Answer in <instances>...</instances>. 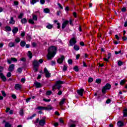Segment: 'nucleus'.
<instances>
[{"label":"nucleus","mask_w":127,"mask_h":127,"mask_svg":"<svg viewBox=\"0 0 127 127\" xmlns=\"http://www.w3.org/2000/svg\"><path fill=\"white\" fill-rule=\"evenodd\" d=\"M44 12H45V13H49V12H50V10L48 8H44Z\"/></svg>","instance_id":"21"},{"label":"nucleus","mask_w":127,"mask_h":127,"mask_svg":"<svg viewBox=\"0 0 127 127\" xmlns=\"http://www.w3.org/2000/svg\"><path fill=\"white\" fill-rule=\"evenodd\" d=\"M1 93L3 97H6V93H5V92H4V91H1Z\"/></svg>","instance_id":"36"},{"label":"nucleus","mask_w":127,"mask_h":127,"mask_svg":"<svg viewBox=\"0 0 127 127\" xmlns=\"http://www.w3.org/2000/svg\"><path fill=\"white\" fill-rule=\"evenodd\" d=\"M74 50H76V51H78L79 49H80V48L76 45H75L74 47H73Z\"/></svg>","instance_id":"26"},{"label":"nucleus","mask_w":127,"mask_h":127,"mask_svg":"<svg viewBox=\"0 0 127 127\" xmlns=\"http://www.w3.org/2000/svg\"><path fill=\"white\" fill-rule=\"evenodd\" d=\"M45 110L51 111V110H52V107L51 105H49L47 107H45Z\"/></svg>","instance_id":"18"},{"label":"nucleus","mask_w":127,"mask_h":127,"mask_svg":"<svg viewBox=\"0 0 127 127\" xmlns=\"http://www.w3.org/2000/svg\"><path fill=\"white\" fill-rule=\"evenodd\" d=\"M126 82H127V81H126L125 79H123L121 81L120 85H124V84L126 83Z\"/></svg>","instance_id":"34"},{"label":"nucleus","mask_w":127,"mask_h":127,"mask_svg":"<svg viewBox=\"0 0 127 127\" xmlns=\"http://www.w3.org/2000/svg\"><path fill=\"white\" fill-rule=\"evenodd\" d=\"M51 94H52V92H51V91H48L46 92V95L47 96H50V95H51Z\"/></svg>","instance_id":"40"},{"label":"nucleus","mask_w":127,"mask_h":127,"mask_svg":"<svg viewBox=\"0 0 127 127\" xmlns=\"http://www.w3.org/2000/svg\"><path fill=\"white\" fill-rule=\"evenodd\" d=\"M59 122L61 124H64V121H63V119H62V118H60Z\"/></svg>","instance_id":"52"},{"label":"nucleus","mask_w":127,"mask_h":127,"mask_svg":"<svg viewBox=\"0 0 127 127\" xmlns=\"http://www.w3.org/2000/svg\"><path fill=\"white\" fill-rule=\"evenodd\" d=\"M12 99H16V95L15 94H12L11 96Z\"/></svg>","instance_id":"57"},{"label":"nucleus","mask_w":127,"mask_h":127,"mask_svg":"<svg viewBox=\"0 0 127 127\" xmlns=\"http://www.w3.org/2000/svg\"><path fill=\"white\" fill-rule=\"evenodd\" d=\"M28 57L31 59V58H32V54L31 53V52L28 51Z\"/></svg>","instance_id":"33"},{"label":"nucleus","mask_w":127,"mask_h":127,"mask_svg":"<svg viewBox=\"0 0 127 127\" xmlns=\"http://www.w3.org/2000/svg\"><path fill=\"white\" fill-rule=\"evenodd\" d=\"M123 117H127V109H125L123 111Z\"/></svg>","instance_id":"23"},{"label":"nucleus","mask_w":127,"mask_h":127,"mask_svg":"<svg viewBox=\"0 0 127 127\" xmlns=\"http://www.w3.org/2000/svg\"><path fill=\"white\" fill-rule=\"evenodd\" d=\"M117 126L119 127H123L125 126V123H124L123 121H120L117 123Z\"/></svg>","instance_id":"13"},{"label":"nucleus","mask_w":127,"mask_h":127,"mask_svg":"<svg viewBox=\"0 0 127 127\" xmlns=\"http://www.w3.org/2000/svg\"><path fill=\"white\" fill-rule=\"evenodd\" d=\"M110 103H111V99H108L106 101V104H110Z\"/></svg>","instance_id":"60"},{"label":"nucleus","mask_w":127,"mask_h":127,"mask_svg":"<svg viewBox=\"0 0 127 127\" xmlns=\"http://www.w3.org/2000/svg\"><path fill=\"white\" fill-rule=\"evenodd\" d=\"M5 127H11V125H10L8 122H6L5 123Z\"/></svg>","instance_id":"29"},{"label":"nucleus","mask_w":127,"mask_h":127,"mask_svg":"<svg viewBox=\"0 0 127 127\" xmlns=\"http://www.w3.org/2000/svg\"><path fill=\"white\" fill-rule=\"evenodd\" d=\"M11 60L13 62H17V60L15 58H11Z\"/></svg>","instance_id":"39"},{"label":"nucleus","mask_w":127,"mask_h":127,"mask_svg":"<svg viewBox=\"0 0 127 127\" xmlns=\"http://www.w3.org/2000/svg\"><path fill=\"white\" fill-rule=\"evenodd\" d=\"M3 71V67L0 66V72Z\"/></svg>","instance_id":"62"},{"label":"nucleus","mask_w":127,"mask_h":127,"mask_svg":"<svg viewBox=\"0 0 127 127\" xmlns=\"http://www.w3.org/2000/svg\"><path fill=\"white\" fill-rule=\"evenodd\" d=\"M111 54H110V53L109 54H108V59H106V58H104V60H105V61H106V62H109V59H110V58H111Z\"/></svg>","instance_id":"24"},{"label":"nucleus","mask_w":127,"mask_h":127,"mask_svg":"<svg viewBox=\"0 0 127 127\" xmlns=\"http://www.w3.org/2000/svg\"><path fill=\"white\" fill-rule=\"evenodd\" d=\"M70 127H76V125L72 124L70 125Z\"/></svg>","instance_id":"64"},{"label":"nucleus","mask_w":127,"mask_h":127,"mask_svg":"<svg viewBox=\"0 0 127 127\" xmlns=\"http://www.w3.org/2000/svg\"><path fill=\"white\" fill-rule=\"evenodd\" d=\"M5 29L7 30V31H11V28L10 27L7 26L5 27Z\"/></svg>","instance_id":"27"},{"label":"nucleus","mask_w":127,"mask_h":127,"mask_svg":"<svg viewBox=\"0 0 127 127\" xmlns=\"http://www.w3.org/2000/svg\"><path fill=\"white\" fill-rule=\"evenodd\" d=\"M8 70L9 72H12L14 70V64H11L9 66Z\"/></svg>","instance_id":"8"},{"label":"nucleus","mask_w":127,"mask_h":127,"mask_svg":"<svg viewBox=\"0 0 127 127\" xmlns=\"http://www.w3.org/2000/svg\"><path fill=\"white\" fill-rule=\"evenodd\" d=\"M122 11H123V12H125V11H126L127 10V8H126V7H124L123 8H122L121 9Z\"/></svg>","instance_id":"50"},{"label":"nucleus","mask_w":127,"mask_h":127,"mask_svg":"<svg viewBox=\"0 0 127 127\" xmlns=\"http://www.w3.org/2000/svg\"><path fill=\"white\" fill-rule=\"evenodd\" d=\"M77 43V40H76V38L75 37L72 38L70 42H69V45L70 46H73L75 45Z\"/></svg>","instance_id":"5"},{"label":"nucleus","mask_w":127,"mask_h":127,"mask_svg":"<svg viewBox=\"0 0 127 127\" xmlns=\"http://www.w3.org/2000/svg\"><path fill=\"white\" fill-rule=\"evenodd\" d=\"M0 78H1L3 82L6 81V77L3 75L2 73H0Z\"/></svg>","instance_id":"10"},{"label":"nucleus","mask_w":127,"mask_h":127,"mask_svg":"<svg viewBox=\"0 0 127 127\" xmlns=\"http://www.w3.org/2000/svg\"><path fill=\"white\" fill-rule=\"evenodd\" d=\"M43 101H44L45 102H50V101H51V99H46L45 98H44L43 99Z\"/></svg>","instance_id":"54"},{"label":"nucleus","mask_w":127,"mask_h":127,"mask_svg":"<svg viewBox=\"0 0 127 127\" xmlns=\"http://www.w3.org/2000/svg\"><path fill=\"white\" fill-rule=\"evenodd\" d=\"M68 23H69V21L68 20H66L64 22V23L62 24V29H64V28H65L66 26H67V24H68Z\"/></svg>","instance_id":"9"},{"label":"nucleus","mask_w":127,"mask_h":127,"mask_svg":"<svg viewBox=\"0 0 127 127\" xmlns=\"http://www.w3.org/2000/svg\"><path fill=\"white\" fill-rule=\"evenodd\" d=\"M47 28H48V29H51V28H52L53 27V25L49 24H48L47 26H46Z\"/></svg>","instance_id":"31"},{"label":"nucleus","mask_w":127,"mask_h":127,"mask_svg":"<svg viewBox=\"0 0 127 127\" xmlns=\"http://www.w3.org/2000/svg\"><path fill=\"white\" fill-rule=\"evenodd\" d=\"M33 20H37V16L35 15H33Z\"/></svg>","instance_id":"46"},{"label":"nucleus","mask_w":127,"mask_h":127,"mask_svg":"<svg viewBox=\"0 0 127 127\" xmlns=\"http://www.w3.org/2000/svg\"><path fill=\"white\" fill-rule=\"evenodd\" d=\"M22 16H23V13H20V15L18 16V18H19L20 19H21L22 18Z\"/></svg>","instance_id":"42"},{"label":"nucleus","mask_w":127,"mask_h":127,"mask_svg":"<svg viewBox=\"0 0 127 127\" xmlns=\"http://www.w3.org/2000/svg\"><path fill=\"white\" fill-rule=\"evenodd\" d=\"M58 5H59V7H60L61 9H63V7L61 5V4H60V3H58Z\"/></svg>","instance_id":"58"},{"label":"nucleus","mask_w":127,"mask_h":127,"mask_svg":"<svg viewBox=\"0 0 127 127\" xmlns=\"http://www.w3.org/2000/svg\"><path fill=\"white\" fill-rule=\"evenodd\" d=\"M57 51V48L55 47H51L48 50V54L47 55V58L48 60H51L56 55V52Z\"/></svg>","instance_id":"1"},{"label":"nucleus","mask_w":127,"mask_h":127,"mask_svg":"<svg viewBox=\"0 0 127 127\" xmlns=\"http://www.w3.org/2000/svg\"><path fill=\"white\" fill-rule=\"evenodd\" d=\"M73 70L75 71V72H79V67L78 66H75L73 67Z\"/></svg>","instance_id":"28"},{"label":"nucleus","mask_w":127,"mask_h":127,"mask_svg":"<svg viewBox=\"0 0 127 127\" xmlns=\"http://www.w3.org/2000/svg\"><path fill=\"white\" fill-rule=\"evenodd\" d=\"M121 53H122V51L121 50H120V51H119L118 52V51H115V54L116 55H117V54H120Z\"/></svg>","instance_id":"55"},{"label":"nucleus","mask_w":127,"mask_h":127,"mask_svg":"<svg viewBox=\"0 0 127 127\" xmlns=\"http://www.w3.org/2000/svg\"><path fill=\"white\" fill-rule=\"evenodd\" d=\"M66 100V99L64 98L63 99H62V100L61 101L60 103V106H63L64 104V103H65V101Z\"/></svg>","instance_id":"19"},{"label":"nucleus","mask_w":127,"mask_h":127,"mask_svg":"<svg viewBox=\"0 0 127 127\" xmlns=\"http://www.w3.org/2000/svg\"><path fill=\"white\" fill-rule=\"evenodd\" d=\"M19 115L21 116H23V109H20L19 112Z\"/></svg>","instance_id":"38"},{"label":"nucleus","mask_w":127,"mask_h":127,"mask_svg":"<svg viewBox=\"0 0 127 127\" xmlns=\"http://www.w3.org/2000/svg\"><path fill=\"white\" fill-rule=\"evenodd\" d=\"M32 63L34 67H38L39 66V63H38V61L36 60H34Z\"/></svg>","instance_id":"12"},{"label":"nucleus","mask_w":127,"mask_h":127,"mask_svg":"<svg viewBox=\"0 0 127 127\" xmlns=\"http://www.w3.org/2000/svg\"><path fill=\"white\" fill-rule=\"evenodd\" d=\"M83 93H84L83 89H80V90H77V94L81 97L83 96Z\"/></svg>","instance_id":"14"},{"label":"nucleus","mask_w":127,"mask_h":127,"mask_svg":"<svg viewBox=\"0 0 127 127\" xmlns=\"http://www.w3.org/2000/svg\"><path fill=\"white\" fill-rule=\"evenodd\" d=\"M51 65H52V66H53V65H55V61H52Z\"/></svg>","instance_id":"63"},{"label":"nucleus","mask_w":127,"mask_h":127,"mask_svg":"<svg viewBox=\"0 0 127 127\" xmlns=\"http://www.w3.org/2000/svg\"><path fill=\"white\" fill-rule=\"evenodd\" d=\"M65 82L62 81L61 80H59L56 82V84L53 87L52 90L54 92H55L56 89L58 90H60V88H61V85L64 84Z\"/></svg>","instance_id":"2"},{"label":"nucleus","mask_w":127,"mask_h":127,"mask_svg":"<svg viewBox=\"0 0 127 127\" xmlns=\"http://www.w3.org/2000/svg\"><path fill=\"white\" fill-rule=\"evenodd\" d=\"M93 81H94V79L92 77H90L88 79L89 83H92V82H93Z\"/></svg>","instance_id":"44"},{"label":"nucleus","mask_w":127,"mask_h":127,"mask_svg":"<svg viewBox=\"0 0 127 127\" xmlns=\"http://www.w3.org/2000/svg\"><path fill=\"white\" fill-rule=\"evenodd\" d=\"M67 68H68V67H67V66L66 65H64V67H63V71H64V72L67 71Z\"/></svg>","instance_id":"35"},{"label":"nucleus","mask_w":127,"mask_h":127,"mask_svg":"<svg viewBox=\"0 0 127 127\" xmlns=\"http://www.w3.org/2000/svg\"><path fill=\"white\" fill-rule=\"evenodd\" d=\"M44 72L46 75V78H50L51 76V73L49 72L48 70L46 67H45L44 69Z\"/></svg>","instance_id":"4"},{"label":"nucleus","mask_w":127,"mask_h":127,"mask_svg":"<svg viewBox=\"0 0 127 127\" xmlns=\"http://www.w3.org/2000/svg\"><path fill=\"white\" fill-rule=\"evenodd\" d=\"M36 116V114H34L33 115H32L31 117H29L27 119L28 120H31V119H33V118H34Z\"/></svg>","instance_id":"41"},{"label":"nucleus","mask_w":127,"mask_h":127,"mask_svg":"<svg viewBox=\"0 0 127 127\" xmlns=\"http://www.w3.org/2000/svg\"><path fill=\"white\" fill-rule=\"evenodd\" d=\"M8 46H9V47H14L15 45H14V43H9L8 44Z\"/></svg>","instance_id":"32"},{"label":"nucleus","mask_w":127,"mask_h":127,"mask_svg":"<svg viewBox=\"0 0 127 127\" xmlns=\"http://www.w3.org/2000/svg\"><path fill=\"white\" fill-rule=\"evenodd\" d=\"M123 63L122 61H119L118 62V65L122 66L123 65Z\"/></svg>","instance_id":"53"},{"label":"nucleus","mask_w":127,"mask_h":127,"mask_svg":"<svg viewBox=\"0 0 127 127\" xmlns=\"http://www.w3.org/2000/svg\"><path fill=\"white\" fill-rule=\"evenodd\" d=\"M16 71L17 73H19V74H21V72H22V68L21 67L18 68Z\"/></svg>","instance_id":"25"},{"label":"nucleus","mask_w":127,"mask_h":127,"mask_svg":"<svg viewBox=\"0 0 127 127\" xmlns=\"http://www.w3.org/2000/svg\"><path fill=\"white\" fill-rule=\"evenodd\" d=\"M67 62L68 64H73V61L72 60H68Z\"/></svg>","instance_id":"48"},{"label":"nucleus","mask_w":127,"mask_h":127,"mask_svg":"<svg viewBox=\"0 0 127 127\" xmlns=\"http://www.w3.org/2000/svg\"><path fill=\"white\" fill-rule=\"evenodd\" d=\"M36 2L37 1H36V0H32L31 3H32V4H34V3H36Z\"/></svg>","instance_id":"56"},{"label":"nucleus","mask_w":127,"mask_h":127,"mask_svg":"<svg viewBox=\"0 0 127 127\" xmlns=\"http://www.w3.org/2000/svg\"><path fill=\"white\" fill-rule=\"evenodd\" d=\"M112 87V85L109 83H107L105 86L102 88V92L103 94H106V92H107V90H111V88Z\"/></svg>","instance_id":"3"},{"label":"nucleus","mask_w":127,"mask_h":127,"mask_svg":"<svg viewBox=\"0 0 127 127\" xmlns=\"http://www.w3.org/2000/svg\"><path fill=\"white\" fill-rule=\"evenodd\" d=\"M21 88H22V86L21 84H17L15 85L14 89L17 91H19V90H21Z\"/></svg>","instance_id":"7"},{"label":"nucleus","mask_w":127,"mask_h":127,"mask_svg":"<svg viewBox=\"0 0 127 127\" xmlns=\"http://www.w3.org/2000/svg\"><path fill=\"white\" fill-rule=\"evenodd\" d=\"M6 76L7 77V78H9V77H11V73H10V72H8L7 73Z\"/></svg>","instance_id":"43"},{"label":"nucleus","mask_w":127,"mask_h":127,"mask_svg":"<svg viewBox=\"0 0 127 127\" xmlns=\"http://www.w3.org/2000/svg\"><path fill=\"white\" fill-rule=\"evenodd\" d=\"M21 23L25 24L26 23V22H27V20L26 19V18H24L21 20Z\"/></svg>","instance_id":"22"},{"label":"nucleus","mask_w":127,"mask_h":127,"mask_svg":"<svg viewBox=\"0 0 127 127\" xmlns=\"http://www.w3.org/2000/svg\"><path fill=\"white\" fill-rule=\"evenodd\" d=\"M80 45H81V46H84L85 44L83 42H80Z\"/></svg>","instance_id":"59"},{"label":"nucleus","mask_w":127,"mask_h":127,"mask_svg":"<svg viewBox=\"0 0 127 127\" xmlns=\"http://www.w3.org/2000/svg\"><path fill=\"white\" fill-rule=\"evenodd\" d=\"M29 23H31V24H34V22L33 21V20H32V19H30L29 20Z\"/></svg>","instance_id":"45"},{"label":"nucleus","mask_w":127,"mask_h":127,"mask_svg":"<svg viewBox=\"0 0 127 127\" xmlns=\"http://www.w3.org/2000/svg\"><path fill=\"white\" fill-rule=\"evenodd\" d=\"M26 44V43H25V41H21L20 45L21 47H24Z\"/></svg>","instance_id":"20"},{"label":"nucleus","mask_w":127,"mask_h":127,"mask_svg":"<svg viewBox=\"0 0 127 127\" xmlns=\"http://www.w3.org/2000/svg\"><path fill=\"white\" fill-rule=\"evenodd\" d=\"M38 110L41 111L42 110H45V107H43L42 106H39L37 108Z\"/></svg>","instance_id":"30"},{"label":"nucleus","mask_w":127,"mask_h":127,"mask_svg":"<svg viewBox=\"0 0 127 127\" xmlns=\"http://www.w3.org/2000/svg\"><path fill=\"white\" fill-rule=\"evenodd\" d=\"M64 59H65V57H64V56H61V58L58 59L57 60L58 63H59V64H62V63H63V61L64 60Z\"/></svg>","instance_id":"6"},{"label":"nucleus","mask_w":127,"mask_h":127,"mask_svg":"<svg viewBox=\"0 0 127 127\" xmlns=\"http://www.w3.org/2000/svg\"><path fill=\"white\" fill-rule=\"evenodd\" d=\"M36 88H41V84L37 81L35 82L34 83Z\"/></svg>","instance_id":"16"},{"label":"nucleus","mask_w":127,"mask_h":127,"mask_svg":"<svg viewBox=\"0 0 127 127\" xmlns=\"http://www.w3.org/2000/svg\"><path fill=\"white\" fill-rule=\"evenodd\" d=\"M18 31V28H17V27H14L13 29L12 30V32H13V33L15 34V33H17Z\"/></svg>","instance_id":"15"},{"label":"nucleus","mask_w":127,"mask_h":127,"mask_svg":"<svg viewBox=\"0 0 127 127\" xmlns=\"http://www.w3.org/2000/svg\"><path fill=\"white\" fill-rule=\"evenodd\" d=\"M21 61H23V62H25V61H26V59H25V58H22V59H21Z\"/></svg>","instance_id":"61"},{"label":"nucleus","mask_w":127,"mask_h":127,"mask_svg":"<svg viewBox=\"0 0 127 127\" xmlns=\"http://www.w3.org/2000/svg\"><path fill=\"white\" fill-rule=\"evenodd\" d=\"M25 36V32L23 31L21 33V36L24 37Z\"/></svg>","instance_id":"51"},{"label":"nucleus","mask_w":127,"mask_h":127,"mask_svg":"<svg viewBox=\"0 0 127 127\" xmlns=\"http://www.w3.org/2000/svg\"><path fill=\"white\" fill-rule=\"evenodd\" d=\"M9 23H10V24H14V23H15V21L13 19V17H10Z\"/></svg>","instance_id":"17"},{"label":"nucleus","mask_w":127,"mask_h":127,"mask_svg":"<svg viewBox=\"0 0 127 127\" xmlns=\"http://www.w3.org/2000/svg\"><path fill=\"white\" fill-rule=\"evenodd\" d=\"M39 125L40 126H41L42 127H43L44 125H45V119H42L39 121Z\"/></svg>","instance_id":"11"},{"label":"nucleus","mask_w":127,"mask_h":127,"mask_svg":"<svg viewBox=\"0 0 127 127\" xmlns=\"http://www.w3.org/2000/svg\"><path fill=\"white\" fill-rule=\"evenodd\" d=\"M40 2L41 4H44L45 3V0H40Z\"/></svg>","instance_id":"49"},{"label":"nucleus","mask_w":127,"mask_h":127,"mask_svg":"<svg viewBox=\"0 0 127 127\" xmlns=\"http://www.w3.org/2000/svg\"><path fill=\"white\" fill-rule=\"evenodd\" d=\"M15 42L17 43H18L19 42H20V39L19 38H17L15 40Z\"/></svg>","instance_id":"47"},{"label":"nucleus","mask_w":127,"mask_h":127,"mask_svg":"<svg viewBox=\"0 0 127 127\" xmlns=\"http://www.w3.org/2000/svg\"><path fill=\"white\" fill-rule=\"evenodd\" d=\"M96 82L97 84H101L102 80H101V79H96Z\"/></svg>","instance_id":"37"}]
</instances>
